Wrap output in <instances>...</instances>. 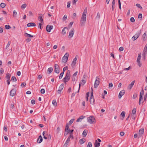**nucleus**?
Segmentation results:
<instances>
[{"label":"nucleus","mask_w":147,"mask_h":147,"mask_svg":"<svg viewBox=\"0 0 147 147\" xmlns=\"http://www.w3.org/2000/svg\"><path fill=\"white\" fill-rule=\"evenodd\" d=\"M26 6V4H24L22 5L21 6L22 8L24 9L25 8Z\"/></svg>","instance_id":"54"},{"label":"nucleus","mask_w":147,"mask_h":147,"mask_svg":"<svg viewBox=\"0 0 147 147\" xmlns=\"http://www.w3.org/2000/svg\"><path fill=\"white\" fill-rule=\"evenodd\" d=\"M17 15V12L15 11V10H14L13 11V17H16V16Z\"/></svg>","instance_id":"43"},{"label":"nucleus","mask_w":147,"mask_h":147,"mask_svg":"<svg viewBox=\"0 0 147 147\" xmlns=\"http://www.w3.org/2000/svg\"><path fill=\"white\" fill-rule=\"evenodd\" d=\"M146 32H145L143 35L142 38L143 39V40H146Z\"/></svg>","instance_id":"26"},{"label":"nucleus","mask_w":147,"mask_h":147,"mask_svg":"<svg viewBox=\"0 0 147 147\" xmlns=\"http://www.w3.org/2000/svg\"><path fill=\"white\" fill-rule=\"evenodd\" d=\"M55 72L57 74L59 72V67L58 65L57 64L55 65Z\"/></svg>","instance_id":"8"},{"label":"nucleus","mask_w":147,"mask_h":147,"mask_svg":"<svg viewBox=\"0 0 147 147\" xmlns=\"http://www.w3.org/2000/svg\"><path fill=\"white\" fill-rule=\"evenodd\" d=\"M43 139L42 136L40 135L38 138L37 139V142L38 143H40L42 141Z\"/></svg>","instance_id":"21"},{"label":"nucleus","mask_w":147,"mask_h":147,"mask_svg":"<svg viewBox=\"0 0 147 147\" xmlns=\"http://www.w3.org/2000/svg\"><path fill=\"white\" fill-rule=\"evenodd\" d=\"M94 145L95 147H99L100 146V143L98 142L97 140H96Z\"/></svg>","instance_id":"27"},{"label":"nucleus","mask_w":147,"mask_h":147,"mask_svg":"<svg viewBox=\"0 0 147 147\" xmlns=\"http://www.w3.org/2000/svg\"><path fill=\"white\" fill-rule=\"evenodd\" d=\"M0 6H1V7L3 8H4L5 7L6 5L5 3H2L1 4Z\"/></svg>","instance_id":"38"},{"label":"nucleus","mask_w":147,"mask_h":147,"mask_svg":"<svg viewBox=\"0 0 147 147\" xmlns=\"http://www.w3.org/2000/svg\"><path fill=\"white\" fill-rule=\"evenodd\" d=\"M86 16H82L81 20L80 21V24L81 26H84L86 22Z\"/></svg>","instance_id":"3"},{"label":"nucleus","mask_w":147,"mask_h":147,"mask_svg":"<svg viewBox=\"0 0 147 147\" xmlns=\"http://www.w3.org/2000/svg\"><path fill=\"white\" fill-rule=\"evenodd\" d=\"M137 96V94L136 93H135L134 94L132 98L133 99H135L136 98Z\"/></svg>","instance_id":"47"},{"label":"nucleus","mask_w":147,"mask_h":147,"mask_svg":"<svg viewBox=\"0 0 147 147\" xmlns=\"http://www.w3.org/2000/svg\"><path fill=\"white\" fill-rule=\"evenodd\" d=\"M70 71L69 70H68L66 74V75L65 78L63 79V81L65 83L68 81L70 78Z\"/></svg>","instance_id":"1"},{"label":"nucleus","mask_w":147,"mask_h":147,"mask_svg":"<svg viewBox=\"0 0 147 147\" xmlns=\"http://www.w3.org/2000/svg\"><path fill=\"white\" fill-rule=\"evenodd\" d=\"M69 54L66 53L63 58V62H66L68 60Z\"/></svg>","instance_id":"9"},{"label":"nucleus","mask_w":147,"mask_h":147,"mask_svg":"<svg viewBox=\"0 0 147 147\" xmlns=\"http://www.w3.org/2000/svg\"><path fill=\"white\" fill-rule=\"evenodd\" d=\"M147 53V44L146 45L144 48L142 54V56H144V59L145 58L146 56Z\"/></svg>","instance_id":"7"},{"label":"nucleus","mask_w":147,"mask_h":147,"mask_svg":"<svg viewBox=\"0 0 147 147\" xmlns=\"http://www.w3.org/2000/svg\"><path fill=\"white\" fill-rule=\"evenodd\" d=\"M85 140L84 138L81 139L79 140V142L81 144H82L85 142Z\"/></svg>","instance_id":"29"},{"label":"nucleus","mask_w":147,"mask_h":147,"mask_svg":"<svg viewBox=\"0 0 147 147\" xmlns=\"http://www.w3.org/2000/svg\"><path fill=\"white\" fill-rule=\"evenodd\" d=\"M10 74L9 73H7L6 74V76H5V78L7 79V80L10 79Z\"/></svg>","instance_id":"35"},{"label":"nucleus","mask_w":147,"mask_h":147,"mask_svg":"<svg viewBox=\"0 0 147 147\" xmlns=\"http://www.w3.org/2000/svg\"><path fill=\"white\" fill-rule=\"evenodd\" d=\"M64 73H63V72H62L60 74L59 78V79H61L62 78V77Z\"/></svg>","instance_id":"44"},{"label":"nucleus","mask_w":147,"mask_h":147,"mask_svg":"<svg viewBox=\"0 0 147 147\" xmlns=\"http://www.w3.org/2000/svg\"><path fill=\"white\" fill-rule=\"evenodd\" d=\"M74 119H72L69 122V124L70 125L71 124L74 122Z\"/></svg>","instance_id":"56"},{"label":"nucleus","mask_w":147,"mask_h":147,"mask_svg":"<svg viewBox=\"0 0 147 147\" xmlns=\"http://www.w3.org/2000/svg\"><path fill=\"white\" fill-rule=\"evenodd\" d=\"M88 121L90 124L94 123L96 121H95V118L93 116H90L87 118Z\"/></svg>","instance_id":"2"},{"label":"nucleus","mask_w":147,"mask_h":147,"mask_svg":"<svg viewBox=\"0 0 147 147\" xmlns=\"http://www.w3.org/2000/svg\"><path fill=\"white\" fill-rule=\"evenodd\" d=\"M3 72H4V70L2 68H1L0 69V73H1V74H3Z\"/></svg>","instance_id":"60"},{"label":"nucleus","mask_w":147,"mask_h":147,"mask_svg":"<svg viewBox=\"0 0 147 147\" xmlns=\"http://www.w3.org/2000/svg\"><path fill=\"white\" fill-rule=\"evenodd\" d=\"M140 34V31L138 32L132 38V40L134 41L136 40L139 37Z\"/></svg>","instance_id":"5"},{"label":"nucleus","mask_w":147,"mask_h":147,"mask_svg":"<svg viewBox=\"0 0 147 147\" xmlns=\"http://www.w3.org/2000/svg\"><path fill=\"white\" fill-rule=\"evenodd\" d=\"M100 80V79L98 77H96V79L94 84V87L95 88H96L99 84Z\"/></svg>","instance_id":"4"},{"label":"nucleus","mask_w":147,"mask_h":147,"mask_svg":"<svg viewBox=\"0 0 147 147\" xmlns=\"http://www.w3.org/2000/svg\"><path fill=\"white\" fill-rule=\"evenodd\" d=\"M130 20L132 22H135V20L133 17H131L130 18Z\"/></svg>","instance_id":"49"},{"label":"nucleus","mask_w":147,"mask_h":147,"mask_svg":"<svg viewBox=\"0 0 147 147\" xmlns=\"http://www.w3.org/2000/svg\"><path fill=\"white\" fill-rule=\"evenodd\" d=\"M90 98V103L92 105H93L94 104V99L93 92H92L91 93V95Z\"/></svg>","instance_id":"10"},{"label":"nucleus","mask_w":147,"mask_h":147,"mask_svg":"<svg viewBox=\"0 0 147 147\" xmlns=\"http://www.w3.org/2000/svg\"><path fill=\"white\" fill-rule=\"evenodd\" d=\"M5 28L6 29H8L11 28V26L9 25H6L5 26Z\"/></svg>","instance_id":"46"},{"label":"nucleus","mask_w":147,"mask_h":147,"mask_svg":"<svg viewBox=\"0 0 147 147\" xmlns=\"http://www.w3.org/2000/svg\"><path fill=\"white\" fill-rule=\"evenodd\" d=\"M141 58V55H138V56L137 59V62L138 63H139L140 62V59Z\"/></svg>","instance_id":"32"},{"label":"nucleus","mask_w":147,"mask_h":147,"mask_svg":"<svg viewBox=\"0 0 147 147\" xmlns=\"http://www.w3.org/2000/svg\"><path fill=\"white\" fill-rule=\"evenodd\" d=\"M36 26V24L32 22L29 23L27 24V26L28 27L30 26Z\"/></svg>","instance_id":"22"},{"label":"nucleus","mask_w":147,"mask_h":147,"mask_svg":"<svg viewBox=\"0 0 147 147\" xmlns=\"http://www.w3.org/2000/svg\"><path fill=\"white\" fill-rule=\"evenodd\" d=\"M71 138V137H70V136H69L68 138H67V140L66 141L64 145L63 146L64 147H67L68 144L69 142V141H70V139Z\"/></svg>","instance_id":"12"},{"label":"nucleus","mask_w":147,"mask_h":147,"mask_svg":"<svg viewBox=\"0 0 147 147\" xmlns=\"http://www.w3.org/2000/svg\"><path fill=\"white\" fill-rule=\"evenodd\" d=\"M132 112L133 114L134 115L136 113V109L135 108H134L133 109Z\"/></svg>","instance_id":"42"},{"label":"nucleus","mask_w":147,"mask_h":147,"mask_svg":"<svg viewBox=\"0 0 147 147\" xmlns=\"http://www.w3.org/2000/svg\"><path fill=\"white\" fill-rule=\"evenodd\" d=\"M67 18V16L66 15H65L63 17V20L65 21L66 20Z\"/></svg>","instance_id":"48"},{"label":"nucleus","mask_w":147,"mask_h":147,"mask_svg":"<svg viewBox=\"0 0 147 147\" xmlns=\"http://www.w3.org/2000/svg\"><path fill=\"white\" fill-rule=\"evenodd\" d=\"M24 35L25 36L29 37H33V36L31 34H30L26 33H25Z\"/></svg>","instance_id":"28"},{"label":"nucleus","mask_w":147,"mask_h":147,"mask_svg":"<svg viewBox=\"0 0 147 147\" xmlns=\"http://www.w3.org/2000/svg\"><path fill=\"white\" fill-rule=\"evenodd\" d=\"M64 88V84H61L59 88V89L62 90Z\"/></svg>","instance_id":"37"},{"label":"nucleus","mask_w":147,"mask_h":147,"mask_svg":"<svg viewBox=\"0 0 147 147\" xmlns=\"http://www.w3.org/2000/svg\"><path fill=\"white\" fill-rule=\"evenodd\" d=\"M53 104L55 106H57V103L55 100H53L52 102Z\"/></svg>","instance_id":"36"},{"label":"nucleus","mask_w":147,"mask_h":147,"mask_svg":"<svg viewBox=\"0 0 147 147\" xmlns=\"http://www.w3.org/2000/svg\"><path fill=\"white\" fill-rule=\"evenodd\" d=\"M67 29V27H65L63 28V29L62 30L61 32H62V34L63 35H65V33H66V31L65 30V29Z\"/></svg>","instance_id":"31"},{"label":"nucleus","mask_w":147,"mask_h":147,"mask_svg":"<svg viewBox=\"0 0 147 147\" xmlns=\"http://www.w3.org/2000/svg\"><path fill=\"white\" fill-rule=\"evenodd\" d=\"M42 134H43V136H47V132H46L45 131H43Z\"/></svg>","instance_id":"50"},{"label":"nucleus","mask_w":147,"mask_h":147,"mask_svg":"<svg viewBox=\"0 0 147 147\" xmlns=\"http://www.w3.org/2000/svg\"><path fill=\"white\" fill-rule=\"evenodd\" d=\"M88 132V131L87 129H85L82 133V135L84 137H85L86 136Z\"/></svg>","instance_id":"23"},{"label":"nucleus","mask_w":147,"mask_h":147,"mask_svg":"<svg viewBox=\"0 0 147 147\" xmlns=\"http://www.w3.org/2000/svg\"><path fill=\"white\" fill-rule=\"evenodd\" d=\"M125 134L124 132L123 131H121L120 132V135L121 136H123Z\"/></svg>","instance_id":"62"},{"label":"nucleus","mask_w":147,"mask_h":147,"mask_svg":"<svg viewBox=\"0 0 147 147\" xmlns=\"http://www.w3.org/2000/svg\"><path fill=\"white\" fill-rule=\"evenodd\" d=\"M86 83V81L84 80H82V82H81V84L82 85H83Z\"/></svg>","instance_id":"52"},{"label":"nucleus","mask_w":147,"mask_h":147,"mask_svg":"<svg viewBox=\"0 0 147 147\" xmlns=\"http://www.w3.org/2000/svg\"><path fill=\"white\" fill-rule=\"evenodd\" d=\"M85 116L82 115L80 116L79 118H78L76 120L77 122H80L82 121V119L85 117Z\"/></svg>","instance_id":"19"},{"label":"nucleus","mask_w":147,"mask_h":147,"mask_svg":"<svg viewBox=\"0 0 147 147\" xmlns=\"http://www.w3.org/2000/svg\"><path fill=\"white\" fill-rule=\"evenodd\" d=\"M16 93V90L15 89H12L10 92V95L11 96H13Z\"/></svg>","instance_id":"11"},{"label":"nucleus","mask_w":147,"mask_h":147,"mask_svg":"<svg viewBox=\"0 0 147 147\" xmlns=\"http://www.w3.org/2000/svg\"><path fill=\"white\" fill-rule=\"evenodd\" d=\"M68 67L67 66H66L65 67H64L63 69V72L64 73L65 71L66 70H67L68 69Z\"/></svg>","instance_id":"55"},{"label":"nucleus","mask_w":147,"mask_h":147,"mask_svg":"<svg viewBox=\"0 0 147 147\" xmlns=\"http://www.w3.org/2000/svg\"><path fill=\"white\" fill-rule=\"evenodd\" d=\"M53 28V26L49 25H48L46 27V30L47 32H50L51 30Z\"/></svg>","instance_id":"13"},{"label":"nucleus","mask_w":147,"mask_h":147,"mask_svg":"<svg viewBox=\"0 0 147 147\" xmlns=\"http://www.w3.org/2000/svg\"><path fill=\"white\" fill-rule=\"evenodd\" d=\"M42 15L41 14H39L38 17V20L39 21H40L41 23H42L43 22V20L42 18Z\"/></svg>","instance_id":"17"},{"label":"nucleus","mask_w":147,"mask_h":147,"mask_svg":"<svg viewBox=\"0 0 147 147\" xmlns=\"http://www.w3.org/2000/svg\"><path fill=\"white\" fill-rule=\"evenodd\" d=\"M33 15V13L31 11H30L29 12V16H31Z\"/></svg>","instance_id":"57"},{"label":"nucleus","mask_w":147,"mask_h":147,"mask_svg":"<svg viewBox=\"0 0 147 147\" xmlns=\"http://www.w3.org/2000/svg\"><path fill=\"white\" fill-rule=\"evenodd\" d=\"M53 71V68L52 67L49 68L47 69V71L49 72V74L51 73Z\"/></svg>","instance_id":"33"},{"label":"nucleus","mask_w":147,"mask_h":147,"mask_svg":"<svg viewBox=\"0 0 147 147\" xmlns=\"http://www.w3.org/2000/svg\"><path fill=\"white\" fill-rule=\"evenodd\" d=\"M100 17V15L99 12L98 13H97V15L96 16V19H97L98 20L99 19Z\"/></svg>","instance_id":"39"},{"label":"nucleus","mask_w":147,"mask_h":147,"mask_svg":"<svg viewBox=\"0 0 147 147\" xmlns=\"http://www.w3.org/2000/svg\"><path fill=\"white\" fill-rule=\"evenodd\" d=\"M135 82V81H132L131 82V83L129 85L128 87V89H131L132 88L134 85Z\"/></svg>","instance_id":"20"},{"label":"nucleus","mask_w":147,"mask_h":147,"mask_svg":"<svg viewBox=\"0 0 147 147\" xmlns=\"http://www.w3.org/2000/svg\"><path fill=\"white\" fill-rule=\"evenodd\" d=\"M87 11V8L86 7L84 9L83 13L82 16H86V14Z\"/></svg>","instance_id":"25"},{"label":"nucleus","mask_w":147,"mask_h":147,"mask_svg":"<svg viewBox=\"0 0 147 147\" xmlns=\"http://www.w3.org/2000/svg\"><path fill=\"white\" fill-rule=\"evenodd\" d=\"M65 131L67 133L66 135H67L69 132V128L68 123H67L66 125Z\"/></svg>","instance_id":"14"},{"label":"nucleus","mask_w":147,"mask_h":147,"mask_svg":"<svg viewBox=\"0 0 147 147\" xmlns=\"http://www.w3.org/2000/svg\"><path fill=\"white\" fill-rule=\"evenodd\" d=\"M144 132V129L142 128L140 129L139 132V133L140 134H143Z\"/></svg>","instance_id":"34"},{"label":"nucleus","mask_w":147,"mask_h":147,"mask_svg":"<svg viewBox=\"0 0 147 147\" xmlns=\"http://www.w3.org/2000/svg\"><path fill=\"white\" fill-rule=\"evenodd\" d=\"M74 33V28H72L71 30L69 32V36L70 38L72 37L73 36Z\"/></svg>","instance_id":"16"},{"label":"nucleus","mask_w":147,"mask_h":147,"mask_svg":"<svg viewBox=\"0 0 147 147\" xmlns=\"http://www.w3.org/2000/svg\"><path fill=\"white\" fill-rule=\"evenodd\" d=\"M45 92V90L44 89H42L40 90V92L42 94H44Z\"/></svg>","instance_id":"53"},{"label":"nucleus","mask_w":147,"mask_h":147,"mask_svg":"<svg viewBox=\"0 0 147 147\" xmlns=\"http://www.w3.org/2000/svg\"><path fill=\"white\" fill-rule=\"evenodd\" d=\"M70 1H69L67 2V7L69 8L70 7Z\"/></svg>","instance_id":"58"},{"label":"nucleus","mask_w":147,"mask_h":147,"mask_svg":"<svg viewBox=\"0 0 147 147\" xmlns=\"http://www.w3.org/2000/svg\"><path fill=\"white\" fill-rule=\"evenodd\" d=\"M11 80L13 81V82H16L17 81L16 78L14 76H12Z\"/></svg>","instance_id":"41"},{"label":"nucleus","mask_w":147,"mask_h":147,"mask_svg":"<svg viewBox=\"0 0 147 147\" xmlns=\"http://www.w3.org/2000/svg\"><path fill=\"white\" fill-rule=\"evenodd\" d=\"M87 147H92V145L91 142H89L88 143Z\"/></svg>","instance_id":"45"},{"label":"nucleus","mask_w":147,"mask_h":147,"mask_svg":"<svg viewBox=\"0 0 147 147\" xmlns=\"http://www.w3.org/2000/svg\"><path fill=\"white\" fill-rule=\"evenodd\" d=\"M144 94V92L143 89H142V90L141 91L140 97L139 100V104L140 105L141 104V101L143 99V95Z\"/></svg>","instance_id":"6"},{"label":"nucleus","mask_w":147,"mask_h":147,"mask_svg":"<svg viewBox=\"0 0 147 147\" xmlns=\"http://www.w3.org/2000/svg\"><path fill=\"white\" fill-rule=\"evenodd\" d=\"M74 131V130L72 129L70 131L69 130V131H70V135L69 136H70V137H71V138L72 139H73V132Z\"/></svg>","instance_id":"30"},{"label":"nucleus","mask_w":147,"mask_h":147,"mask_svg":"<svg viewBox=\"0 0 147 147\" xmlns=\"http://www.w3.org/2000/svg\"><path fill=\"white\" fill-rule=\"evenodd\" d=\"M78 55H76L73 61L71 63V66H73L75 65L76 63V61L77 60L78 58Z\"/></svg>","instance_id":"15"},{"label":"nucleus","mask_w":147,"mask_h":147,"mask_svg":"<svg viewBox=\"0 0 147 147\" xmlns=\"http://www.w3.org/2000/svg\"><path fill=\"white\" fill-rule=\"evenodd\" d=\"M136 5L140 9H142V7L141 6L140 4L138 3H137L136 4Z\"/></svg>","instance_id":"51"},{"label":"nucleus","mask_w":147,"mask_h":147,"mask_svg":"<svg viewBox=\"0 0 147 147\" xmlns=\"http://www.w3.org/2000/svg\"><path fill=\"white\" fill-rule=\"evenodd\" d=\"M125 114V112L123 111H122L120 115L121 116V120H123L124 118Z\"/></svg>","instance_id":"24"},{"label":"nucleus","mask_w":147,"mask_h":147,"mask_svg":"<svg viewBox=\"0 0 147 147\" xmlns=\"http://www.w3.org/2000/svg\"><path fill=\"white\" fill-rule=\"evenodd\" d=\"M113 84L111 83H110L109 84V86L110 88H111L113 87Z\"/></svg>","instance_id":"64"},{"label":"nucleus","mask_w":147,"mask_h":147,"mask_svg":"<svg viewBox=\"0 0 147 147\" xmlns=\"http://www.w3.org/2000/svg\"><path fill=\"white\" fill-rule=\"evenodd\" d=\"M72 80V81L74 82L76 80V77H75L73 76L71 78Z\"/></svg>","instance_id":"63"},{"label":"nucleus","mask_w":147,"mask_h":147,"mask_svg":"<svg viewBox=\"0 0 147 147\" xmlns=\"http://www.w3.org/2000/svg\"><path fill=\"white\" fill-rule=\"evenodd\" d=\"M35 101L33 99L31 100V103L32 105L34 104H35Z\"/></svg>","instance_id":"59"},{"label":"nucleus","mask_w":147,"mask_h":147,"mask_svg":"<svg viewBox=\"0 0 147 147\" xmlns=\"http://www.w3.org/2000/svg\"><path fill=\"white\" fill-rule=\"evenodd\" d=\"M125 94V90H122L121 91L119 95V98H121V97L124 94Z\"/></svg>","instance_id":"18"},{"label":"nucleus","mask_w":147,"mask_h":147,"mask_svg":"<svg viewBox=\"0 0 147 147\" xmlns=\"http://www.w3.org/2000/svg\"><path fill=\"white\" fill-rule=\"evenodd\" d=\"M138 18H142V15L141 13L139 14L138 16Z\"/></svg>","instance_id":"61"},{"label":"nucleus","mask_w":147,"mask_h":147,"mask_svg":"<svg viewBox=\"0 0 147 147\" xmlns=\"http://www.w3.org/2000/svg\"><path fill=\"white\" fill-rule=\"evenodd\" d=\"M11 43V42L10 41H9L8 42L7 45L6 46V49H7L10 46Z\"/></svg>","instance_id":"40"}]
</instances>
